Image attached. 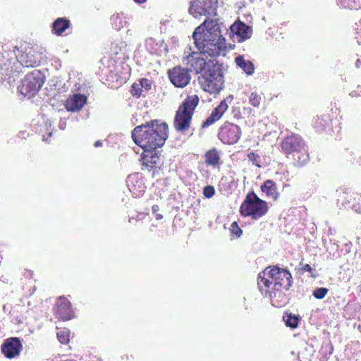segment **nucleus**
<instances>
[{
    "label": "nucleus",
    "mask_w": 361,
    "mask_h": 361,
    "mask_svg": "<svg viewBox=\"0 0 361 361\" xmlns=\"http://www.w3.org/2000/svg\"><path fill=\"white\" fill-rule=\"evenodd\" d=\"M194 43L200 52L185 50L183 62L188 72L200 73L207 68L202 54L211 57L225 55L226 39L221 35V26L216 20L207 19L193 32Z\"/></svg>",
    "instance_id": "f257e3e1"
},
{
    "label": "nucleus",
    "mask_w": 361,
    "mask_h": 361,
    "mask_svg": "<svg viewBox=\"0 0 361 361\" xmlns=\"http://www.w3.org/2000/svg\"><path fill=\"white\" fill-rule=\"evenodd\" d=\"M41 57L32 48L27 49L17 58L13 51H4L0 55V80L13 86L22 67H35L39 65Z\"/></svg>",
    "instance_id": "f03ea898"
},
{
    "label": "nucleus",
    "mask_w": 361,
    "mask_h": 361,
    "mask_svg": "<svg viewBox=\"0 0 361 361\" xmlns=\"http://www.w3.org/2000/svg\"><path fill=\"white\" fill-rule=\"evenodd\" d=\"M168 137V125L157 120L137 126L132 131L135 143L142 149H157Z\"/></svg>",
    "instance_id": "7ed1b4c3"
},
{
    "label": "nucleus",
    "mask_w": 361,
    "mask_h": 361,
    "mask_svg": "<svg viewBox=\"0 0 361 361\" xmlns=\"http://www.w3.org/2000/svg\"><path fill=\"white\" fill-rule=\"evenodd\" d=\"M257 284L262 291L263 287L267 289L283 288L288 291L293 284L290 273L277 266L267 267L258 274Z\"/></svg>",
    "instance_id": "20e7f679"
},
{
    "label": "nucleus",
    "mask_w": 361,
    "mask_h": 361,
    "mask_svg": "<svg viewBox=\"0 0 361 361\" xmlns=\"http://www.w3.org/2000/svg\"><path fill=\"white\" fill-rule=\"evenodd\" d=\"M281 146L286 157L292 160L295 165H303L307 161L308 154L305 143L300 135L292 134L286 137Z\"/></svg>",
    "instance_id": "39448f33"
},
{
    "label": "nucleus",
    "mask_w": 361,
    "mask_h": 361,
    "mask_svg": "<svg viewBox=\"0 0 361 361\" xmlns=\"http://www.w3.org/2000/svg\"><path fill=\"white\" fill-rule=\"evenodd\" d=\"M200 82L203 90L209 93H218L224 87V79L222 65L209 60L207 68L200 78Z\"/></svg>",
    "instance_id": "423d86ee"
},
{
    "label": "nucleus",
    "mask_w": 361,
    "mask_h": 361,
    "mask_svg": "<svg viewBox=\"0 0 361 361\" xmlns=\"http://www.w3.org/2000/svg\"><path fill=\"white\" fill-rule=\"evenodd\" d=\"M199 101L197 95H190L180 105L173 122L174 128L177 131L183 133L189 129L192 115Z\"/></svg>",
    "instance_id": "0eeeda50"
},
{
    "label": "nucleus",
    "mask_w": 361,
    "mask_h": 361,
    "mask_svg": "<svg viewBox=\"0 0 361 361\" xmlns=\"http://www.w3.org/2000/svg\"><path fill=\"white\" fill-rule=\"evenodd\" d=\"M267 209V203L252 192L247 195L240 207V212L243 216H252V219H257L264 216Z\"/></svg>",
    "instance_id": "6e6552de"
},
{
    "label": "nucleus",
    "mask_w": 361,
    "mask_h": 361,
    "mask_svg": "<svg viewBox=\"0 0 361 361\" xmlns=\"http://www.w3.org/2000/svg\"><path fill=\"white\" fill-rule=\"evenodd\" d=\"M44 84V78L41 72L38 70H34L27 73L22 85L18 86V89L20 94L29 97L35 96Z\"/></svg>",
    "instance_id": "1a4fd4ad"
},
{
    "label": "nucleus",
    "mask_w": 361,
    "mask_h": 361,
    "mask_svg": "<svg viewBox=\"0 0 361 361\" xmlns=\"http://www.w3.org/2000/svg\"><path fill=\"white\" fill-rule=\"evenodd\" d=\"M217 7L218 0H192L188 11L194 18H200L216 15Z\"/></svg>",
    "instance_id": "9d476101"
},
{
    "label": "nucleus",
    "mask_w": 361,
    "mask_h": 361,
    "mask_svg": "<svg viewBox=\"0 0 361 361\" xmlns=\"http://www.w3.org/2000/svg\"><path fill=\"white\" fill-rule=\"evenodd\" d=\"M241 135V130L237 125L227 123L222 126L218 136L224 144L233 145L238 142Z\"/></svg>",
    "instance_id": "9b49d317"
},
{
    "label": "nucleus",
    "mask_w": 361,
    "mask_h": 361,
    "mask_svg": "<svg viewBox=\"0 0 361 361\" xmlns=\"http://www.w3.org/2000/svg\"><path fill=\"white\" fill-rule=\"evenodd\" d=\"M169 78L171 82L177 87H185L190 80L188 70L180 66L169 70Z\"/></svg>",
    "instance_id": "f8f14e48"
},
{
    "label": "nucleus",
    "mask_w": 361,
    "mask_h": 361,
    "mask_svg": "<svg viewBox=\"0 0 361 361\" xmlns=\"http://www.w3.org/2000/svg\"><path fill=\"white\" fill-rule=\"evenodd\" d=\"M233 97L229 95L220 102V104L212 111L209 116L202 123V128H207L219 121L224 112L228 109V103H231Z\"/></svg>",
    "instance_id": "ddd939ff"
},
{
    "label": "nucleus",
    "mask_w": 361,
    "mask_h": 361,
    "mask_svg": "<svg viewBox=\"0 0 361 361\" xmlns=\"http://www.w3.org/2000/svg\"><path fill=\"white\" fill-rule=\"evenodd\" d=\"M23 345L19 338L11 337L5 340L1 345V352L8 358H13L19 355Z\"/></svg>",
    "instance_id": "4468645a"
},
{
    "label": "nucleus",
    "mask_w": 361,
    "mask_h": 361,
    "mask_svg": "<svg viewBox=\"0 0 361 361\" xmlns=\"http://www.w3.org/2000/svg\"><path fill=\"white\" fill-rule=\"evenodd\" d=\"M54 312L59 319L63 321L71 319L73 317V311L70 301L62 297L57 300Z\"/></svg>",
    "instance_id": "2eb2a0df"
},
{
    "label": "nucleus",
    "mask_w": 361,
    "mask_h": 361,
    "mask_svg": "<svg viewBox=\"0 0 361 361\" xmlns=\"http://www.w3.org/2000/svg\"><path fill=\"white\" fill-rule=\"evenodd\" d=\"M142 159L148 171L156 169L161 164L159 152L157 149H143Z\"/></svg>",
    "instance_id": "dca6fc26"
},
{
    "label": "nucleus",
    "mask_w": 361,
    "mask_h": 361,
    "mask_svg": "<svg viewBox=\"0 0 361 361\" xmlns=\"http://www.w3.org/2000/svg\"><path fill=\"white\" fill-rule=\"evenodd\" d=\"M87 98L85 94L75 93L69 95L65 102V108L68 111L78 112L87 103Z\"/></svg>",
    "instance_id": "f3484780"
},
{
    "label": "nucleus",
    "mask_w": 361,
    "mask_h": 361,
    "mask_svg": "<svg viewBox=\"0 0 361 361\" xmlns=\"http://www.w3.org/2000/svg\"><path fill=\"white\" fill-rule=\"evenodd\" d=\"M231 32L236 36L238 42L250 39L252 35V28L241 21L235 22L231 26Z\"/></svg>",
    "instance_id": "a211bd4d"
},
{
    "label": "nucleus",
    "mask_w": 361,
    "mask_h": 361,
    "mask_svg": "<svg viewBox=\"0 0 361 361\" xmlns=\"http://www.w3.org/2000/svg\"><path fill=\"white\" fill-rule=\"evenodd\" d=\"M283 288L267 289L265 291L269 294L271 305L276 307H281L288 302V295L286 294Z\"/></svg>",
    "instance_id": "6ab92c4d"
},
{
    "label": "nucleus",
    "mask_w": 361,
    "mask_h": 361,
    "mask_svg": "<svg viewBox=\"0 0 361 361\" xmlns=\"http://www.w3.org/2000/svg\"><path fill=\"white\" fill-rule=\"evenodd\" d=\"M261 190L263 192L266 193L267 195L274 200L278 198L279 193L276 183L271 180H267L261 186Z\"/></svg>",
    "instance_id": "aec40b11"
},
{
    "label": "nucleus",
    "mask_w": 361,
    "mask_h": 361,
    "mask_svg": "<svg viewBox=\"0 0 361 361\" xmlns=\"http://www.w3.org/2000/svg\"><path fill=\"white\" fill-rule=\"evenodd\" d=\"M235 63L236 65L240 67L241 69L243 70V71L249 75H251L255 72V66L254 64L248 60H245L243 57V56H238L235 58Z\"/></svg>",
    "instance_id": "412c9836"
},
{
    "label": "nucleus",
    "mask_w": 361,
    "mask_h": 361,
    "mask_svg": "<svg viewBox=\"0 0 361 361\" xmlns=\"http://www.w3.org/2000/svg\"><path fill=\"white\" fill-rule=\"evenodd\" d=\"M204 158L205 163L214 168L219 164L220 153L216 148H213L206 152Z\"/></svg>",
    "instance_id": "4be33fe9"
},
{
    "label": "nucleus",
    "mask_w": 361,
    "mask_h": 361,
    "mask_svg": "<svg viewBox=\"0 0 361 361\" xmlns=\"http://www.w3.org/2000/svg\"><path fill=\"white\" fill-rule=\"evenodd\" d=\"M69 26L70 21L65 18H59L52 24L53 30L57 35H61Z\"/></svg>",
    "instance_id": "5701e85b"
},
{
    "label": "nucleus",
    "mask_w": 361,
    "mask_h": 361,
    "mask_svg": "<svg viewBox=\"0 0 361 361\" xmlns=\"http://www.w3.org/2000/svg\"><path fill=\"white\" fill-rule=\"evenodd\" d=\"M111 20L114 29L120 30L126 25L128 18L123 13H116L111 17Z\"/></svg>",
    "instance_id": "b1692460"
},
{
    "label": "nucleus",
    "mask_w": 361,
    "mask_h": 361,
    "mask_svg": "<svg viewBox=\"0 0 361 361\" xmlns=\"http://www.w3.org/2000/svg\"><path fill=\"white\" fill-rule=\"evenodd\" d=\"M283 319L287 326L291 329H295L298 326L300 317L298 315L286 312L284 314Z\"/></svg>",
    "instance_id": "393cba45"
},
{
    "label": "nucleus",
    "mask_w": 361,
    "mask_h": 361,
    "mask_svg": "<svg viewBox=\"0 0 361 361\" xmlns=\"http://www.w3.org/2000/svg\"><path fill=\"white\" fill-rule=\"evenodd\" d=\"M341 6L357 10L361 8V0H341Z\"/></svg>",
    "instance_id": "a878e982"
},
{
    "label": "nucleus",
    "mask_w": 361,
    "mask_h": 361,
    "mask_svg": "<svg viewBox=\"0 0 361 361\" xmlns=\"http://www.w3.org/2000/svg\"><path fill=\"white\" fill-rule=\"evenodd\" d=\"M57 338L62 344H66L69 341V330L66 329L59 330L57 334Z\"/></svg>",
    "instance_id": "bb28decb"
},
{
    "label": "nucleus",
    "mask_w": 361,
    "mask_h": 361,
    "mask_svg": "<svg viewBox=\"0 0 361 361\" xmlns=\"http://www.w3.org/2000/svg\"><path fill=\"white\" fill-rule=\"evenodd\" d=\"M262 97L257 92H252L249 97L250 104L254 107H259L261 103Z\"/></svg>",
    "instance_id": "cd10ccee"
},
{
    "label": "nucleus",
    "mask_w": 361,
    "mask_h": 361,
    "mask_svg": "<svg viewBox=\"0 0 361 361\" xmlns=\"http://www.w3.org/2000/svg\"><path fill=\"white\" fill-rule=\"evenodd\" d=\"M329 292L328 288L321 287V288H317L313 290L312 295L317 298V299H323L327 293Z\"/></svg>",
    "instance_id": "c85d7f7f"
},
{
    "label": "nucleus",
    "mask_w": 361,
    "mask_h": 361,
    "mask_svg": "<svg viewBox=\"0 0 361 361\" xmlns=\"http://www.w3.org/2000/svg\"><path fill=\"white\" fill-rule=\"evenodd\" d=\"M247 158L248 160L252 163V164L259 168L262 167V159L258 154L254 152H250L247 154Z\"/></svg>",
    "instance_id": "c756f323"
},
{
    "label": "nucleus",
    "mask_w": 361,
    "mask_h": 361,
    "mask_svg": "<svg viewBox=\"0 0 361 361\" xmlns=\"http://www.w3.org/2000/svg\"><path fill=\"white\" fill-rule=\"evenodd\" d=\"M130 93L137 97H140L142 96L145 97V92H143V89H141L138 83H133L131 86Z\"/></svg>",
    "instance_id": "7c9ffc66"
},
{
    "label": "nucleus",
    "mask_w": 361,
    "mask_h": 361,
    "mask_svg": "<svg viewBox=\"0 0 361 361\" xmlns=\"http://www.w3.org/2000/svg\"><path fill=\"white\" fill-rule=\"evenodd\" d=\"M126 48V44L123 42H120L118 44L113 43L111 47V51L117 55L120 51H122L123 49Z\"/></svg>",
    "instance_id": "2f4dec72"
},
{
    "label": "nucleus",
    "mask_w": 361,
    "mask_h": 361,
    "mask_svg": "<svg viewBox=\"0 0 361 361\" xmlns=\"http://www.w3.org/2000/svg\"><path fill=\"white\" fill-rule=\"evenodd\" d=\"M138 85H140L141 89H143V92H145V94L148 92V90H150L152 82L147 78H142L141 80H140Z\"/></svg>",
    "instance_id": "473e14b6"
},
{
    "label": "nucleus",
    "mask_w": 361,
    "mask_h": 361,
    "mask_svg": "<svg viewBox=\"0 0 361 361\" xmlns=\"http://www.w3.org/2000/svg\"><path fill=\"white\" fill-rule=\"evenodd\" d=\"M215 189L212 185H207L203 189V194L205 197L211 198L214 195Z\"/></svg>",
    "instance_id": "72a5a7b5"
},
{
    "label": "nucleus",
    "mask_w": 361,
    "mask_h": 361,
    "mask_svg": "<svg viewBox=\"0 0 361 361\" xmlns=\"http://www.w3.org/2000/svg\"><path fill=\"white\" fill-rule=\"evenodd\" d=\"M231 232L236 237H240L242 235V230L239 228L236 221H234L231 225Z\"/></svg>",
    "instance_id": "f704fd0d"
},
{
    "label": "nucleus",
    "mask_w": 361,
    "mask_h": 361,
    "mask_svg": "<svg viewBox=\"0 0 361 361\" xmlns=\"http://www.w3.org/2000/svg\"><path fill=\"white\" fill-rule=\"evenodd\" d=\"M355 25L357 42L358 44L361 45V20L359 21L358 23H356Z\"/></svg>",
    "instance_id": "c9c22d12"
},
{
    "label": "nucleus",
    "mask_w": 361,
    "mask_h": 361,
    "mask_svg": "<svg viewBox=\"0 0 361 361\" xmlns=\"http://www.w3.org/2000/svg\"><path fill=\"white\" fill-rule=\"evenodd\" d=\"M154 39L153 38H149L146 41L147 48L150 51L151 53L155 52L156 49L154 48Z\"/></svg>",
    "instance_id": "e433bc0d"
},
{
    "label": "nucleus",
    "mask_w": 361,
    "mask_h": 361,
    "mask_svg": "<svg viewBox=\"0 0 361 361\" xmlns=\"http://www.w3.org/2000/svg\"><path fill=\"white\" fill-rule=\"evenodd\" d=\"M300 265L301 266L300 269L302 271H307V272L312 273V269L310 264H300Z\"/></svg>",
    "instance_id": "4c0bfd02"
},
{
    "label": "nucleus",
    "mask_w": 361,
    "mask_h": 361,
    "mask_svg": "<svg viewBox=\"0 0 361 361\" xmlns=\"http://www.w3.org/2000/svg\"><path fill=\"white\" fill-rule=\"evenodd\" d=\"M131 178H132L131 177H128V183H129L130 181H131ZM128 187H129L130 190L131 192H133V194H135V195H140L141 193H142V192H144V189H143V188H142V189H140V190L138 191V193L137 194V193H136V192H135V191H134V190H135V188H130V185H129V183H128Z\"/></svg>",
    "instance_id": "58836bf2"
},
{
    "label": "nucleus",
    "mask_w": 361,
    "mask_h": 361,
    "mask_svg": "<svg viewBox=\"0 0 361 361\" xmlns=\"http://www.w3.org/2000/svg\"><path fill=\"white\" fill-rule=\"evenodd\" d=\"M316 123H319L321 127H318V130H323L325 128V125L323 123V120L322 118H317Z\"/></svg>",
    "instance_id": "ea45409f"
},
{
    "label": "nucleus",
    "mask_w": 361,
    "mask_h": 361,
    "mask_svg": "<svg viewBox=\"0 0 361 361\" xmlns=\"http://www.w3.org/2000/svg\"><path fill=\"white\" fill-rule=\"evenodd\" d=\"M66 126V121L65 119H61L59 123V127L61 130H64Z\"/></svg>",
    "instance_id": "a19ab883"
},
{
    "label": "nucleus",
    "mask_w": 361,
    "mask_h": 361,
    "mask_svg": "<svg viewBox=\"0 0 361 361\" xmlns=\"http://www.w3.org/2000/svg\"><path fill=\"white\" fill-rule=\"evenodd\" d=\"M102 145V142L101 140H97L94 144V146L95 147H101Z\"/></svg>",
    "instance_id": "79ce46f5"
},
{
    "label": "nucleus",
    "mask_w": 361,
    "mask_h": 361,
    "mask_svg": "<svg viewBox=\"0 0 361 361\" xmlns=\"http://www.w3.org/2000/svg\"><path fill=\"white\" fill-rule=\"evenodd\" d=\"M360 64H361V61L360 59H357L355 62V67L357 68H360Z\"/></svg>",
    "instance_id": "37998d69"
},
{
    "label": "nucleus",
    "mask_w": 361,
    "mask_h": 361,
    "mask_svg": "<svg viewBox=\"0 0 361 361\" xmlns=\"http://www.w3.org/2000/svg\"><path fill=\"white\" fill-rule=\"evenodd\" d=\"M137 4L145 3L147 0H134Z\"/></svg>",
    "instance_id": "c03bdc74"
},
{
    "label": "nucleus",
    "mask_w": 361,
    "mask_h": 361,
    "mask_svg": "<svg viewBox=\"0 0 361 361\" xmlns=\"http://www.w3.org/2000/svg\"><path fill=\"white\" fill-rule=\"evenodd\" d=\"M157 209H158V206H153L152 207V210H153L154 212H155L157 210Z\"/></svg>",
    "instance_id": "a18cd8bd"
},
{
    "label": "nucleus",
    "mask_w": 361,
    "mask_h": 361,
    "mask_svg": "<svg viewBox=\"0 0 361 361\" xmlns=\"http://www.w3.org/2000/svg\"><path fill=\"white\" fill-rule=\"evenodd\" d=\"M254 0H244V3L245 4H247V3H252Z\"/></svg>",
    "instance_id": "49530a36"
},
{
    "label": "nucleus",
    "mask_w": 361,
    "mask_h": 361,
    "mask_svg": "<svg viewBox=\"0 0 361 361\" xmlns=\"http://www.w3.org/2000/svg\"><path fill=\"white\" fill-rule=\"evenodd\" d=\"M357 330L359 331L360 333H361V323L358 324Z\"/></svg>",
    "instance_id": "de8ad7c7"
},
{
    "label": "nucleus",
    "mask_w": 361,
    "mask_h": 361,
    "mask_svg": "<svg viewBox=\"0 0 361 361\" xmlns=\"http://www.w3.org/2000/svg\"><path fill=\"white\" fill-rule=\"evenodd\" d=\"M161 218H162V215H161V214L157 215V219H161Z\"/></svg>",
    "instance_id": "09e8293b"
},
{
    "label": "nucleus",
    "mask_w": 361,
    "mask_h": 361,
    "mask_svg": "<svg viewBox=\"0 0 361 361\" xmlns=\"http://www.w3.org/2000/svg\"><path fill=\"white\" fill-rule=\"evenodd\" d=\"M43 140H44V141H45V142H47V139L44 137V138H43Z\"/></svg>",
    "instance_id": "8fccbe9b"
}]
</instances>
